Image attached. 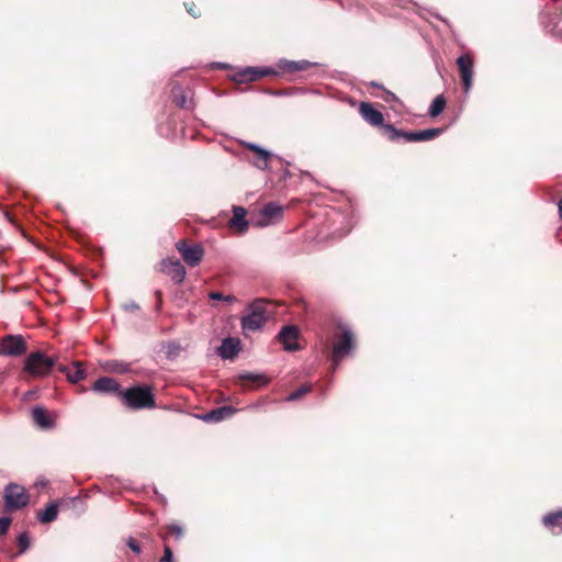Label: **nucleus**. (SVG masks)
<instances>
[{
  "label": "nucleus",
  "mask_w": 562,
  "mask_h": 562,
  "mask_svg": "<svg viewBox=\"0 0 562 562\" xmlns=\"http://www.w3.org/2000/svg\"><path fill=\"white\" fill-rule=\"evenodd\" d=\"M156 295L160 299L161 292L160 291H156Z\"/></svg>",
  "instance_id": "40"
},
{
  "label": "nucleus",
  "mask_w": 562,
  "mask_h": 562,
  "mask_svg": "<svg viewBox=\"0 0 562 562\" xmlns=\"http://www.w3.org/2000/svg\"><path fill=\"white\" fill-rule=\"evenodd\" d=\"M209 297L211 300H217V301H224L226 303H233L236 301V297L233 296V295H223L222 293L220 292H211L209 294Z\"/></svg>",
  "instance_id": "29"
},
{
  "label": "nucleus",
  "mask_w": 562,
  "mask_h": 562,
  "mask_svg": "<svg viewBox=\"0 0 562 562\" xmlns=\"http://www.w3.org/2000/svg\"><path fill=\"white\" fill-rule=\"evenodd\" d=\"M176 248L180 252L184 262L190 267L198 266L204 256V249L201 245H188L183 239L176 244Z\"/></svg>",
  "instance_id": "8"
},
{
  "label": "nucleus",
  "mask_w": 562,
  "mask_h": 562,
  "mask_svg": "<svg viewBox=\"0 0 562 562\" xmlns=\"http://www.w3.org/2000/svg\"><path fill=\"white\" fill-rule=\"evenodd\" d=\"M4 505L8 510H15L25 507L29 504V494L26 490L14 483H10L4 490Z\"/></svg>",
  "instance_id": "6"
},
{
  "label": "nucleus",
  "mask_w": 562,
  "mask_h": 562,
  "mask_svg": "<svg viewBox=\"0 0 562 562\" xmlns=\"http://www.w3.org/2000/svg\"><path fill=\"white\" fill-rule=\"evenodd\" d=\"M276 71L271 68H256L247 67L239 72L240 81H255L261 77L274 75Z\"/></svg>",
  "instance_id": "17"
},
{
  "label": "nucleus",
  "mask_w": 562,
  "mask_h": 562,
  "mask_svg": "<svg viewBox=\"0 0 562 562\" xmlns=\"http://www.w3.org/2000/svg\"><path fill=\"white\" fill-rule=\"evenodd\" d=\"M386 94H387V97L385 98L386 102L398 101L397 97L394 93L386 91Z\"/></svg>",
  "instance_id": "36"
},
{
  "label": "nucleus",
  "mask_w": 562,
  "mask_h": 562,
  "mask_svg": "<svg viewBox=\"0 0 562 562\" xmlns=\"http://www.w3.org/2000/svg\"><path fill=\"white\" fill-rule=\"evenodd\" d=\"M236 409L232 406H221L215 409L210 411L209 413L202 416V419L209 423H217L224 420L226 418L232 417L235 414Z\"/></svg>",
  "instance_id": "16"
},
{
  "label": "nucleus",
  "mask_w": 562,
  "mask_h": 562,
  "mask_svg": "<svg viewBox=\"0 0 562 562\" xmlns=\"http://www.w3.org/2000/svg\"><path fill=\"white\" fill-rule=\"evenodd\" d=\"M57 362V357L47 356L42 350H35L25 357L22 372L33 379H44L52 373Z\"/></svg>",
  "instance_id": "1"
},
{
  "label": "nucleus",
  "mask_w": 562,
  "mask_h": 562,
  "mask_svg": "<svg viewBox=\"0 0 562 562\" xmlns=\"http://www.w3.org/2000/svg\"><path fill=\"white\" fill-rule=\"evenodd\" d=\"M161 271L169 276L175 283H182L187 271L179 259H164L160 263Z\"/></svg>",
  "instance_id": "9"
},
{
  "label": "nucleus",
  "mask_w": 562,
  "mask_h": 562,
  "mask_svg": "<svg viewBox=\"0 0 562 562\" xmlns=\"http://www.w3.org/2000/svg\"><path fill=\"white\" fill-rule=\"evenodd\" d=\"M27 351L26 339L22 335H5L0 339V356L18 358Z\"/></svg>",
  "instance_id": "5"
},
{
  "label": "nucleus",
  "mask_w": 562,
  "mask_h": 562,
  "mask_svg": "<svg viewBox=\"0 0 562 562\" xmlns=\"http://www.w3.org/2000/svg\"><path fill=\"white\" fill-rule=\"evenodd\" d=\"M240 347V341L237 338H225L222 340L221 346L217 348V353L222 359H234Z\"/></svg>",
  "instance_id": "14"
},
{
  "label": "nucleus",
  "mask_w": 562,
  "mask_h": 562,
  "mask_svg": "<svg viewBox=\"0 0 562 562\" xmlns=\"http://www.w3.org/2000/svg\"><path fill=\"white\" fill-rule=\"evenodd\" d=\"M559 215L562 218V199L559 202Z\"/></svg>",
  "instance_id": "38"
},
{
  "label": "nucleus",
  "mask_w": 562,
  "mask_h": 562,
  "mask_svg": "<svg viewBox=\"0 0 562 562\" xmlns=\"http://www.w3.org/2000/svg\"><path fill=\"white\" fill-rule=\"evenodd\" d=\"M120 397L124 405L132 409L155 408L156 402L150 386L136 385L122 390Z\"/></svg>",
  "instance_id": "2"
},
{
  "label": "nucleus",
  "mask_w": 562,
  "mask_h": 562,
  "mask_svg": "<svg viewBox=\"0 0 562 562\" xmlns=\"http://www.w3.org/2000/svg\"><path fill=\"white\" fill-rule=\"evenodd\" d=\"M58 507L55 503H50L37 516L41 522H52L57 518Z\"/></svg>",
  "instance_id": "26"
},
{
  "label": "nucleus",
  "mask_w": 562,
  "mask_h": 562,
  "mask_svg": "<svg viewBox=\"0 0 562 562\" xmlns=\"http://www.w3.org/2000/svg\"><path fill=\"white\" fill-rule=\"evenodd\" d=\"M384 132L390 140L396 142L404 139L408 143L427 142L442 134V128H428L424 131L404 132L395 128L391 124L384 125Z\"/></svg>",
  "instance_id": "4"
},
{
  "label": "nucleus",
  "mask_w": 562,
  "mask_h": 562,
  "mask_svg": "<svg viewBox=\"0 0 562 562\" xmlns=\"http://www.w3.org/2000/svg\"><path fill=\"white\" fill-rule=\"evenodd\" d=\"M240 378L243 380H249V381H252V382H259L261 384H267L268 383V380L263 375H260V374L247 373V374L241 375Z\"/></svg>",
  "instance_id": "30"
},
{
  "label": "nucleus",
  "mask_w": 562,
  "mask_h": 562,
  "mask_svg": "<svg viewBox=\"0 0 562 562\" xmlns=\"http://www.w3.org/2000/svg\"><path fill=\"white\" fill-rule=\"evenodd\" d=\"M103 369L114 373H127L131 371V366L127 362L119 360H108L103 364Z\"/></svg>",
  "instance_id": "25"
},
{
  "label": "nucleus",
  "mask_w": 562,
  "mask_h": 562,
  "mask_svg": "<svg viewBox=\"0 0 562 562\" xmlns=\"http://www.w3.org/2000/svg\"><path fill=\"white\" fill-rule=\"evenodd\" d=\"M542 522L552 532L555 531V528L559 529L558 532H562V509L543 516Z\"/></svg>",
  "instance_id": "24"
},
{
  "label": "nucleus",
  "mask_w": 562,
  "mask_h": 562,
  "mask_svg": "<svg viewBox=\"0 0 562 562\" xmlns=\"http://www.w3.org/2000/svg\"><path fill=\"white\" fill-rule=\"evenodd\" d=\"M128 548L136 554L140 553V546L132 537L127 540Z\"/></svg>",
  "instance_id": "35"
},
{
  "label": "nucleus",
  "mask_w": 562,
  "mask_h": 562,
  "mask_svg": "<svg viewBox=\"0 0 562 562\" xmlns=\"http://www.w3.org/2000/svg\"><path fill=\"white\" fill-rule=\"evenodd\" d=\"M92 390L98 393H117L119 395L122 391L116 380L108 376L99 378L94 382Z\"/></svg>",
  "instance_id": "15"
},
{
  "label": "nucleus",
  "mask_w": 562,
  "mask_h": 562,
  "mask_svg": "<svg viewBox=\"0 0 562 562\" xmlns=\"http://www.w3.org/2000/svg\"><path fill=\"white\" fill-rule=\"evenodd\" d=\"M359 112L363 120H366L371 125L382 126L384 128L385 124H383V114L380 111L375 110L371 103L361 102L359 106Z\"/></svg>",
  "instance_id": "13"
},
{
  "label": "nucleus",
  "mask_w": 562,
  "mask_h": 562,
  "mask_svg": "<svg viewBox=\"0 0 562 562\" xmlns=\"http://www.w3.org/2000/svg\"><path fill=\"white\" fill-rule=\"evenodd\" d=\"M311 390H312L311 385L304 384V385L300 386L297 390H295L294 392L290 393L286 396V401L288 402L296 401V400L301 398L303 395H305L308 392H311Z\"/></svg>",
  "instance_id": "28"
},
{
  "label": "nucleus",
  "mask_w": 562,
  "mask_h": 562,
  "mask_svg": "<svg viewBox=\"0 0 562 562\" xmlns=\"http://www.w3.org/2000/svg\"><path fill=\"white\" fill-rule=\"evenodd\" d=\"M32 416L34 423L43 429H49L54 426V420L49 417L46 409L41 406L33 408Z\"/></svg>",
  "instance_id": "21"
},
{
  "label": "nucleus",
  "mask_w": 562,
  "mask_h": 562,
  "mask_svg": "<svg viewBox=\"0 0 562 562\" xmlns=\"http://www.w3.org/2000/svg\"><path fill=\"white\" fill-rule=\"evenodd\" d=\"M267 319V303L257 300L248 306L246 315L240 318V325L244 331H256L265 326Z\"/></svg>",
  "instance_id": "3"
},
{
  "label": "nucleus",
  "mask_w": 562,
  "mask_h": 562,
  "mask_svg": "<svg viewBox=\"0 0 562 562\" xmlns=\"http://www.w3.org/2000/svg\"><path fill=\"white\" fill-rule=\"evenodd\" d=\"M11 525V518L8 516L0 517V537L5 535Z\"/></svg>",
  "instance_id": "32"
},
{
  "label": "nucleus",
  "mask_w": 562,
  "mask_h": 562,
  "mask_svg": "<svg viewBox=\"0 0 562 562\" xmlns=\"http://www.w3.org/2000/svg\"><path fill=\"white\" fill-rule=\"evenodd\" d=\"M457 65L460 70L464 92L468 93L472 88L473 60L470 55H462L457 59Z\"/></svg>",
  "instance_id": "10"
},
{
  "label": "nucleus",
  "mask_w": 562,
  "mask_h": 562,
  "mask_svg": "<svg viewBox=\"0 0 562 562\" xmlns=\"http://www.w3.org/2000/svg\"><path fill=\"white\" fill-rule=\"evenodd\" d=\"M130 307H131V308H133V310H137V308H138V305H137V304H135V303H133V304H131V305H130Z\"/></svg>",
  "instance_id": "39"
},
{
  "label": "nucleus",
  "mask_w": 562,
  "mask_h": 562,
  "mask_svg": "<svg viewBox=\"0 0 562 562\" xmlns=\"http://www.w3.org/2000/svg\"><path fill=\"white\" fill-rule=\"evenodd\" d=\"M18 543H19L21 552L26 551L29 549V547H30V539H29L26 533H21L18 537Z\"/></svg>",
  "instance_id": "31"
},
{
  "label": "nucleus",
  "mask_w": 562,
  "mask_h": 562,
  "mask_svg": "<svg viewBox=\"0 0 562 562\" xmlns=\"http://www.w3.org/2000/svg\"><path fill=\"white\" fill-rule=\"evenodd\" d=\"M312 66V64L307 60H288V59H280L278 63V67L283 72H297L308 69Z\"/></svg>",
  "instance_id": "18"
},
{
  "label": "nucleus",
  "mask_w": 562,
  "mask_h": 562,
  "mask_svg": "<svg viewBox=\"0 0 562 562\" xmlns=\"http://www.w3.org/2000/svg\"><path fill=\"white\" fill-rule=\"evenodd\" d=\"M246 210L243 206L233 207V217L229 220V226L235 227L238 232L244 233L248 228V222L245 218Z\"/></svg>",
  "instance_id": "20"
},
{
  "label": "nucleus",
  "mask_w": 562,
  "mask_h": 562,
  "mask_svg": "<svg viewBox=\"0 0 562 562\" xmlns=\"http://www.w3.org/2000/svg\"><path fill=\"white\" fill-rule=\"evenodd\" d=\"M161 562H173L172 551L168 546H165Z\"/></svg>",
  "instance_id": "34"
},
{
  "label": "nucleus",
  "mask_w": 562,
  "mask_h": 562,
  "mask_svg": "<svg viewBox=\"0 0 562 562\" xmlns=\"http://www.w3.org/2000/svg\"><path fill=\"white\" fill-rule=\"evenodd\" d=\"M171 94H172L173 102L178 108H181V109H192L193 108L192 100L188 97L186 91L180 86L173 87Z\"/></svg>",
  "instance_id": "23"
},
{
  "label": "nucleus",
  "mask_w": 562,
  "mask_h": 562,
  "mask_svg": "<svg viewBox=\"0 0 562 562\" xmlns=\"http://www.w3.org/2000/svg\"><path fill=\"white\" fill-rule=\"evenodd\" d=\"M194 4H191L190 7L187 8L188 12L193 15L194 18H196L198 15L194 13V9H193Z\"/></svg>",
  "instance_id": "37"
},
{
  "label": "nucleus",
  "mask_w": 562,
  "mask_h": 562,
  "mask_svg": "<svg viewBox=\"0 0 562 562\" xmlns=\"http://www.w3.org/2000/svg\"><path fill=\"white\" fill-rule=\"evenodd\" d=\"M283 209L278 203L271 202L266 204L261 212V218L258 221L259 226L270 225L274 220H278L282 216Z\"/></svg>",
  "instance_id": "12"
},
{
  "label": "nucleus",
  "mask_w": 562,
  "mask_h": 562,
  "mask_svg": "<svg viewBox=\"0 0 562 562\" xmlns=\"http://www.w3.org/2000/svg\"><path fill=\"white\" fill-rule=\"evenodd\" d=\"M445 106H446V99L443 98V95L442 94L437 95L429 106L428 114L431 117H436L443 111Z\"/></svg>",
  "instance_id": "27"
},
{
  "label": "nucleus",
  "mask_w": 562,
  "mask_h": 562,
  "mask_svg": "<svg viewBox=\"0 0 562 562\" xmlns=\"http://www.w3.org/2000/svg\"><path fill=\"white\" fill-rule=\"evenodd\" d=\"M168 528H169V532H170L171 535H173L177 539L182 538V536H183V530H182L181 526L176 525V524H172V525H170Z\"/></svg>",
  "instance_id": "33"
},
{
  "label": "nucleus",
  "mask_w": 562,
  "mask_h": 562,
  "mask_svg": "<svg viewBox=\"0 0 562 562\" xmlns=\"http://www.w3.org/2000/svg\"><path fill=\"white\" fill-rule=\"evenodd\" d=\"M244 146L257 154L254 165L258 169L265 170L268 168L269 151L252 143H244Z\"/></svg>",
  "instance_id": "19"
},
{
  "label": "nucleus",
  "mask_w": 562,
  "mask_h": 562,
  "mask_svg": "<svg viewBox=\"0 0 562 562\" xmlns=\"http://www.w3.org/2000/svg\"><path fill=\"white\" fill-rule=\"evenodd\" d=\"M300 331L295 326L289 325L284 326L279 335L278 339L283 345L284 350L286 351H295L299 350L300 345L297 342Z\"/></svg>",
  "instance_id": "11"
},
{
  "label": "nucleus",
  "mask_w": 562,
  "mask_h": 562,
  "mask_svg": "<svg viewBox=\"0 0 562 562\" xmlns=\"http://www.w3.org/2000/svg\"><path fill=\"white\" fill-rule=\"evenodd\" d=\"M59 371L67 375V379L71 383H78L86 378L85 370L80 367L79 362H75L72 368H68L66 366H59Z\"/></svg>",
  "instance_id": "22"
},
{
  "label": "nucleus",
  "mask_w": 562,
  "mask_h": 562,
  "mask_svg": "<svg viewBox=\"0 0 562 562\" xmlns=\"http://www.w3.org/2000/svg\"><path fill=\"white\" fill-rule=\"evenodd\" d=\"M355 346V337L352 333L345 328L340 337L336 338L333 346V366L334 370L338 367L341 359H344L352 350Z\"/></svg>",
  "instance_id": "7"
}]
</instances>
